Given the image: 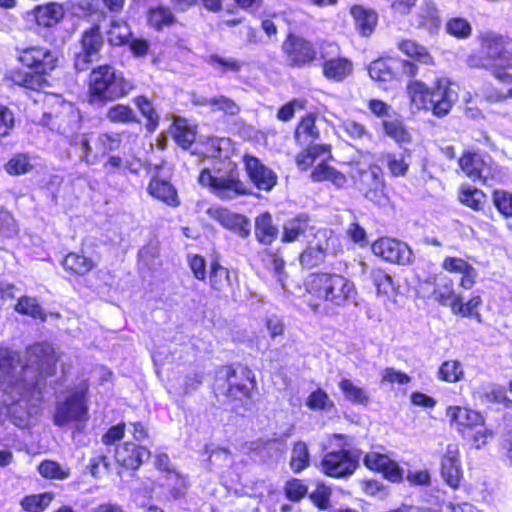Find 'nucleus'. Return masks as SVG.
I'll return each instance as SVG.
<instances>
[{
    "label": "nucleus",
    "mask_w": 512,
    "mask_h": 512,
    "mask_svg": "<svg viewBox=\"0 0 512 512\" xmlns=\"http://www.w3.org/2000/svg\"><path fill=\"white\" fill-rule=\"evenodd\" d=\"M301 299L315 314L327 313L329 308H344L356 304L359 291L347 275L335 271L310 272L302 281Z\"/></svg>",
    "instance_id": "1"
},
{
    "label": "nucleus",
    "mask_w": 512,
    "mask_h": 512,
    "mask_svg": "<svg viewBox=\"0 0 512 512\" xmlns=\"http://www.w3.org/2000/svg\"><path fill=\"white\" fill-rule=\"evenodd\" d=\"M15 51L20 67L8 70L4 80L10 86L36 93L50 87L49 78L60 67L59 53L41 44L16 47Z\"/></svg>",
    "instance_id": "2"
},
{
    "label": "nucleus",
    "mask_w": 512,
    "mask_h": 512,
    "mask_svg": "<svg viewBox=\"0 0 512 512\" xmlns=\"http://www.w3.org/2000/svg\"><path fill=\"white\" fill-rule=\"evenodd\" d=\"M211 392L215 398L223 396L231 411L244 417L245 413L251 410V405L258 394L256 374L245 363H226L217 368Z\"/></svg>",
    "instance_id": "3"
},
{
    "label": "nucleus",
    "mask_w": 512,
    "mask_h": 512,
    "mask_svg": "<svg viewBox=\"0 0 512 512\" xmlns=\"http://www.w3.org/2000/svg\"><path fill=\"white\" fill-rule=\"evenodd\" d=\"M35 386L16 374L13 353L8 349H0V392L3 394L0 415H4L15 424L17 420H22V414L26 410L22 403L29 400Z\"/></svg>",
    "instance_id": "4"
},
{
    "label": "nucleus",
    "mask_w": 512,
    "mask_h": 512,
    "mask_svg": "<svg viewBox=\"0 0 512 512\" xmlns=\"http://www.w3.org/2000/svg\"><path fill=\"white\" fill-rule=\"evenodd\" d=\"M135 86L110 63L93 67L87 77V102L104 107L127 97Z\"/></svg>",
    "instance_id": "5"
},
{
    "label": "nucleus",
    "mask_w": 512,
    "mask_h": 512,
    "mask_svg": "<svg viewBox=\"0 0 512 512\" xmlns=\"http://www.w3.org/2000/svg\"><path fill=\"white\" fill-rule=\"evenodd\" d=\"M361 454L360 449L353 448L351 436L332 433L328 436L327 445L322 449L318 469L332 479L349 478L359 469Z\"/></svg>",
    "instance_id": "6"
},
{
    "label": "nucleus",
    "mask_w": 512,
    "mask_h": 512,
    "mask_svg": "<svg viewBox=\"0 0 512 512\" xmlns=\"http://www.w3.org/2000/svg\"><path fill=\"white\" fill-rule=\"evenodd\" d=\"M406 92L412 105L437 118L446 117L457 99L451 82L444 77H436L431 86L421 80H410Z\"/></svg>",
    "instance_id": "7"
},
{
    "label": "nucleus",
    "mask_w": 512,
    "mask_h": 512,
    "mask_svg": "<svg viewBox=\"0 0 512 512\" xmlns=\"http://www.w3.org/2000/svg\"><path fill=\"white\" fill-rule=\"evenodd\" d=\"M431 297L439 305L449 307L454 315L472 318L479 323L482 322V316L479 312V308L483 304L482 297L472 295L464 303L461 295L456 293L453 280L448 276L438 278L434 284Z\"/></svg>",
    "instance_id": "8"
},
{
    "label": "nucleus",
    "mask_w": 512,
    "mask_h": 512,
    "mask_svg": "<svg viewBox=\"0 0 512 512\" xmlns=\"http://www.w3.org/2000/svg\"><path fill=\"white\" fill-rule=\"evenodd\" d=\"M481 48L491 61V75L499 82L512 84V51L505 49V38L494 32H485L478 37Z\"/></svg>",
    "instance_id": "9"
},
{
    "label": "nucleus",
    "mask_w": 512,
    "mask_h": 512,
    "mask_svg": "<svg viewBox=\"0 0 512 512\" xmlns=\"http://www.w3.org/2000/svg\"><path fill=\"white\" fill-rule=\"evenodd\" d=\"M198 183L224 201L251 195L250 188L242 180L237 168L229 170L225 175L215 176L205 167L199 172Z\"/></svg>",
    "instance_id": "10"
},
{
    "label": "nucleus",
    "mask_w": 512,
    "mask_h": 512,
    "mask_svg": "<svg viewBox=\"0 0 512 512\" xmlns=\"http://www.w3.org/2000/svg\"><path fill=\"white\" fill-rule=\"evenodd\" d=\"M281 53L290 68L310 67L319 59L316 43L293 30H288L281 42Z\"/></svg>",
    "instance_id": "11"
},
{
    "label": "nucleus",
    "mask_w": 512,
    "mask_h": 512,
    "mask_svg": "<svg viewBox=\"0 0 512 512\" xmlns=\"http://www.w3.org/2000/svg\"><path fill=\"white\" fill-rule=\"evenodd\" d=\"M458 166L463 174L472 182L487 185L489 181L501 177V169L488 153H480L474 149H465L458 158Z\"/></svg>",
    "instance_id": "12"
},
{
    "label": "nucleus",
    "mask_w": 512,
    "mask_h": 512,
    "mask_svg": "<svg viewBox=\"0 0 512 512\" xmlns=\"http://www.w3.org/2000/svg\"><path fill=\"white\" fill-rule=\"evenodd\" d=\"M89 385L84 382L62 402L57 403L53 423L63 427L71 422L85 423L89 419Z\"/></svg>",
    "instance_id": "13"
},
{
    "label": "nucleus",
    "mask_w": 512,
    "mask_h": 512,
    "mask_svg": "<svg viewBox=\"0 0 512 512\" xmlns=\"http://www.w3.org/2000/svg\"><path fill=\"white\" fill-rule=\"evenodd\" d=\"M79 50L73 56V67L76 72L87 71L93 62L101 58L105 40L101 25L97 22L82 31L78 39Z\"/></svg>",
    "instance_id": "14"
},
{
    "label": "nucleus",
    "mask_w": 512,
    "mask_h": 512,
    "mask_svg": "<svg viewBox=\"0 0 512 512\" xmlns=\"http://www.w3.org/2000/svg\"><path fill=\"white\" fill-rule=\"evenodd\" d=\"M23 369H33L39 376L48 377L56 373L59 355L54 347L46 342H35L28 345L24 352Z\"/></svg>",
    "instance_id": "15"
},
{
    "label": "nucleus",
    "mask_w": 512,
    "mask_h": 512,
    "mask_svg": "<svg viewBox=\"0 0 512 512\" xmlns=\"http://www.w3.org/2000/svg\"><path fill=\"white\" fill-rule=\"evenodd\" d=\"M371 250L375 256L391 264L408 265L413 259V253L405 242L388 236L376 239Z\"/></svg>",
    "instance_id": "16"
},
{
    "label": "nucleus",
    "mask_w": 512,
    "mask_h": 512,
    "mask_svg": "<svg viewBox=\"0 0 512 512\" xmlns=\"http://www.w3.org/2000/svg\"><path fill=\"white\" fill-rule=\"evenodd\" d=\"M241 161L247 178L256 189L269 192L277 185L276 172L266 166L258 157L245 153Z\"/></svg>",
    "instance_id": "17"
},
{
    "label": "nucleus",
    "mask_w": 512,
    "mask_h": 512,
    "mask_svg": "<svg viewBox=\"0 0 512 512\" xmlns=\"http://www.w3.org/2000/svg\"><path fill=\"white\" fill-rule=\"evenodd\" d=\"M445 414L449 424L457 433L465 438L470 432L479 427H484L486 419L484 415L468 406L450 405L446 407Z\"/></svg>",
    "instance_id": "18"
},
{
    "label": "nucleus",
    "mask_w": 512,
    "mask_h": 512,
    "mask_svg": "<svg viewBox=\"0 0 512 512\" xmlns=\"http://www.w3.org/2000/svg\"><path fill=\"white\" fill-rule=\"evenodd\" d=\"M207 278L211 293L216 298L227 297L239 287L237 272L222 266L218 259L211 261Z\"/></svg>",
    "instance_id": "19"
},
{
    "label": "nucleus",
    "mask_w": 512,
    "mask_h": 512,
    "mask_svg": "<svg viewBox=\"0 0 512 512\" xmlns=\"http://www.w3.org/2000/svg\"><path fill=\"white\" fill-rule=\"evenodd\" d=\"M440 474L443 481L453 490L460 488L463 481L461 453L458 443H449L440 458Z\"/></svg>",
    "instance_id": "20"
},
{
    "label": "nucleus",
    "mask_w": 512,
    "mask_h": 512,
    "mask_svg": "<svg viewBox=\"0 0 512 512\" xmlns=\"http://www.w3.org/2000/svg\"><path fill=\"white\" fill-rule=\"evenodd\" d=\"M208 216L223 228L235 233L240 238H247L251 233L250 220L242 214L234 213L226 207H210Z\"/></svg>",
    "instance_id": "21"
},
{
    "label": "nucleus",
    "mask_w": 512,
    "mask_h": 512,
    "mask_svg": "<svg viewBox=\"0 0 512 512\" xmlns=\"http://www.w3.org/2000/svg\"><path fill=\"white\" fill-rule=\"evenodd\" d=\"M150 455L151 452L147 447L131 441H124L116 446L114 458L124 470L136 471Z\"/></svg>",
    "instance_id": "22"
},
{
    "label": "nucleus",
    "mask_w": 512,
    "mask_h": 512,
    "mask_svg": "<svg viewBox=\"0 0 512 512\" xmlns=\"http://www.w3.org/2000/svg\"><path fill=\"white\" fill-rule=\"evenodd\" d=\"M146 191L150 197L171 208L181 205L177 188L174 184L159 175H153L147 185Z\"/></svg>",
    "instance_id": "23"
},
{
    "label": "nucleus",
    "mask_w": 512,
    "mask_h": 512,
    "mask_svg": "<svg viewBox=\"0 0 512 512\" xmlns=\"http://www.w3.org/2000/svg\"><path fill=\"white\" fill-rule=\"evenodd\" d=\"M318 116L317 111H308L299 117L293 130V139L297 145L312 144L320 139L321 132L317 126Z\"/></svg>",
    "instance_id": "24"
},
{
    "label": "nucleus",
    "mask_w": 512,
    "mask_h": 512,
    "mask_svg": "<svg viewBox=\"0 0 512 512\" xmlns=\"http://www.w3.org/2000/svg\"><path fill=\"white\" fill-rule=\"evenodd\" d=\"M441 268L450 274H459V286L464 290H471L476 284L477 270L463 258L447 256L443 259Z\"/></svg>",
    "instance_id": "25"
},
{
    "label": "nucleus",
    "mask_w": 512,
    "mask_h": 512,
    "mask_svg": "<svg viewBox=\"0 0 512 512\" xmlns=\"http://www.w3.org/2000/svg\"><path fill=\"white\" fill-rule=\"evenodd\" d=\"M64 271L73 278H84L98 267V263L83 251L68 252L60 262Z\"/></svg>",
    "instance_id": "26"
},
{
    "label": "nucleus",
    "mask_w": 512,
    "mask_h": 512,
    "mask_svg": "<svg viewBox=\"0 0 512 512\" xmlns=\"http://www.w3.org/2000/svg\"><path fill=\"white\" fill-rule=\"evenodd\" d=\"M320 58L322 75L330 81L342 82L353 73V62L345 56L328 57L321 53Z\"/></svg>",
    "instance_id": "27"
},
{
    "label": "nucleus",
    "mask_w": 512,
    "mask_h": 512,
    "mask_svg": "<svg viewBox=\"0 0 512 512\" xmlns=\"http://www.w3.org/2000/svg\"><path fill=\"white\" fill-rule=\"evenodd\" d=\"M304 146L295 156V164L300 171L312 170L315 162L321 157L322 160H333L331 144L314 142Z\"/></svg>",
    "instance_id": "28"
},
{
    "label": "nucleus",
    "mask_w": 512,
    "mask_h": 512,
    "mask_svg": "<svg viewBox=\"0 0 512 512\" xmlns=\"http://www.w3.org/2000/svg\"><path fill=\"white\" fill-rule=\"evenodd\" d=\"M349 13L357 33L364 38L372 36L379 22L376 10L361 4H353L349 8Z\"/></svg>",
    "instance_id": "29"
},
{
    "label": "nucleus",
    "mask_w": 512,
    "mask_h": 512,
    "mask_svg": "<svg viewBox=\"0 0 512 512\" xmlns=\"http://www.w3.org/2000/svg\"><path fill=\"white\" fill-rule=\"evenodd\" d=\"M31 14L38 26L51 28L63 20L65 16V9L63 4L49 1L34 6L31 10Z\"/></svg>",
    "instance_id": "30"
},
{
    "label": "nucleus",
    "mask_w": 512,
    "mask_h": 512,
    "mask_svg": "<svg viewBox=\"0 0 512 512\" xmlns=\"http://www.w3.org/2000/svg\"><path fill=\"white\" fill-rule=\"evenodd\" d=\"M68 153L74 155L81 163L94 165L97 163V156L92 151L89 133H74L67 138Z\"/></svg>",
    "instance_id": "31"
},
{
    "label": "nucleus",
    "mask_w": 512,
    "mask_h": 512,
    "mask_svg": "<svg viewBox=\"0 0 512 512\" xmlns=\"http://www.w3.org/2000/svg\"><path fill=\"white\" fill-rule=\"evenodd\" d=\"M311 217L308 213L301 212L284 222L282 226L281 242L293 243L306 235L312 229Z\"/></svg>",
    "instance_id": "32"
},
{
    "label": "nucleus",
    "mask_w": 512,
    "mask_h": 512,
    "mask_svg": "<svg viewBox=\"0 0 512 512\" xmlns=\"http://www.w3.org/2000/svg\"><path fill=\"white\" fill-rule=\"evenodd\" d=\"M168 131L175 143L182 149L187 150L196 140L197 125L191 124L186 118L176 116Z\"/></svg>",
    "instance_id": "33"
},
{
    "label": "nucleus",
    "mask_w": 512,
    "mask_h": 512,
    "mask_svg": "<svg viewBox=\"0 0 512 512\" xmlns=\"http://www.w3.org/2000/svg\"><path fill=\"white\" fill-rule=\"evenodd\" d=\"M328 254L329 252L327 241H318L316 243L310 242L300 252L298 261L303 269L312 270L323 265Z\"/></svg>",
    "instance_id": "34"
},
{
    "label": "nucleus",
    "mask_w": 512,
    "mask_h": 512,
    "mask_svg": "<svg viewBox=\"0 0 512 512\" xmlns=\"http://www.w3.org/2000/svg\"><path fill=\"white\" fill-rule=\"evenodd\" d=\"M329 161L330 160H322L315 165L311 170L310 179L316 183L328 181L338 189L344 188L347 184V176L335 167L329 165Z\"/></svg>",
    "instance_id": "35"
},
{
    "label": "nucleus",
    "mask_w": 512,
    "mask_h": 512,
    "mask_svg": "<svg viewBox=\"0 0 512 512\" xmlns=\"http://www.w3.org/2000/svg\"><path fill=\"white\" fill-rule=\"evenodd\" d=\"M254 234L257 242L264 246H270L276 241L279 231L269 212L265 211L256 216Z\"/></svg>",
    "instance_id": "36"
},
{
    "label": "nucleus",
    "mask_w": 512,
    "mask_h": 512,
    "mask_svg": "<svg viewBox=\"0 0 512 512\" xmlns=\"http://www.w3.org/2000/svg\"><path fill=\"white\" fill-rule=\"evenodd\" d=\"M398 50L417 63L433 66L435 59L428 48L414 39L403 38L397 43Z\"/></svg>",
    "instance_id": "37"
},
{
    "label": "nucleus",
    "mask_w": 512,
    "mask_h": 512,
    "mask_svg": "<svg viewBox=\"0 0 512 512\" xmlns=\"http://www.w3.org/2000/svg\"><path fill=\"white\" fill-rule=\"evenodd\" d=\"M398 62V59L392 57L375 59L368 66L369 76L378 82H390L396 77Z\"/></svg>",
    "instance_id": "38"
},
{
    "label": "nucleus",
    "mask_w": 512,
    "mask_h": 512,
    "mask_svg": "<svg viewBox=\"0 0 512 512\" xmlns=\"http://www.w3.org/2000/svg\"><path fill=\"white\" fill-rule=\"evenodd\" d=\"M177 22L172 9L165 5L150 7L146 12V23L151 29L160 32Z\"/></svg>",
    "instance_id": "39"
},
{
    "label": "nucleus",
    "mask_w": 512,
    "mask_h": 512,
    "mask_svg": "<svg viewBox=\"0 0 512 512\" xmlns=\"http://www.w3.org/2000/svg\"><path fill=\"white\" fill-rule=\"evenodd\" d=\"M362 190L366 197H376L383 194L386 187L384 173L378 165H370L368 170L361 173Z\"/></svg>",
    "instance_id": "40"
},
{
    "label": "nucleus",
    "mask_w": 512,
    "mask_h": 512,
    "mask_svg": "<svg viewBox=\"0 0 512 512\" xmlns=\"http://www.w3.org/2000/svg\"><path fill=\"white\" fill-rule=\"evenodd\" d=\"M125 131L122 132H101L97 135V138L94 142L95 144V155L97 156V162L100 158L110 155L111 153L119 150L122 146L123 135Z\"/></svg>",
    "instance_id": "41"
},
{
    "label": "nucleus",
    "mask_w": 512,
    "mask_h": 512,
    "mask_svg": "<svg viewBox=\"0 0 512 512\" xmlns=\"http://www.w3.org/2000/svg\"><path fill=\"white\" fill-rule=\"evenodd\" d=\"M442 20L439 10L434 2L425 1L417 14V26L428 31L430 34H437L441 28Z\"/></svg>",
    "instance_id": "42"
},
{
    "label": "nucleus",
    "mask_w": 512,
    "mask_h": 512,
    "mask_svg": "<svg viewBox=\"0 0 512 512\" xmlns=\"http://www.w3.org/2000/svg\"><path fill=\"white\" fill-rule=\"evenodd\" d=\"M133 104L145 119V129L153 133L157 130L160 123V116L154 106V102L148 96L141 94L133 98Z\"/></svg>",
    "instance_id": "43"
},
{
    "label": "nucleus",
    "mask_w": 512,
    "mask_h": 512,
    "mask_svg": "<svg viewBox=\"0 0 512 512\" xmlns=\"http://www.w3.org/2000/svg\"><path fill=\"white\" fill-rule=\"evenodd\" d=\"M487 195L481 189L474 186L463 184L458 190V201L472 211L479 212L483 210Z\"/></svg>",
    "instance_id": "44"
},
{
    "label": "nucleus",
    "mask_w": 512,
    "mask_h": 512,
    "mask_svg": "<svg viewBox=\"0 0 512 512\" xmlns=\"http://www.w3.org/2000/svg\"><path fill=\"white\" fill-rule=\"evenodd\" d=\"M106 120L111 124H138L140 119L128 104L116 103L110 106L105 114Z\"/></svg>",
    "instance_id": "45"
},
{
    "label": "nucleus",
    "mask_w": 512,
    "mask_h": 512,
    "mask_svg": "<svg viewBox=\"0 0 512 512\" xmlns=\"http://www.w3.org/2000/svg\"><path fill=\"white\" fill-rule=\"evenodd\" d=\"M15 312L20 315L28 316L34 320L45 322L47 320V313L42 308L40 303L35 297L23 295L18 298L15 306Z\"/></svg>",
    "instance_id": "46"
},
{
    "label": "nucleus",
    "mask_w": 512,
    "mask_h": 512,
    "mask_svg": "<svg viewBox=\"0 0 512 512\" xmlns=\"http://www.w3.org/2000/svg\"><path fill=\"white\" fill-rule=\"evenodd\" d=\"M410 153L396 154L387 152L382 154L381 160L385 163L390 175L392 177H405L409 171L410 163L408 158Z\"/></svg>",
    "instance_id": "47"
},
{
    "label": "nucleus",
    "mask_w": 512,
    "mask_h": 512,
    "mask_svg": "<svg viewBox=\"0 0 512 512\" xmlns=\"http://www.w3.org/2000/svg\"><path fill=\"white\" fill-rule=\"evenodd\" d=\"M131 36L132 31L123 20H112L106 31L108 44L112 47L126 46Z\"/></svg>",
    "instance_id": "48"
},
{
    "label": "nucleus",
    "mask_w": 512,
    "mask_h": 512,
    "mask_svg": "<svg viewBox=\"0 0 512 512\" xmlns=\"http://www.w3.org/2000/svg\"><path fill=\"white\" fill-rule=\"evenodd\" d=\"M338 387L344 395V398L352 404L367 406L369 403V395L365 389L354 385V383L346 378L339 381Z\"/></svg>",
    "instance_id": "49"
},
{
    "label": "nucleus",
    "mask_w": 512,
    "mask_h": 512,
    "mask_svg": "<svg viewBox=\"0 0 512 512\" xmlns=\"http://www.w3.org/2000/svg\"><path fill=\"white\" fill-rule=\"evenodd\" d=\"M52 492H43L24 496L20 505L25 512H43L53 501Z\"/></svg>",
    "instance_id": "50"
},
{
    "label": "nucleus",
    "mask_w": 512,
    "mask_h": 512,
    "mask_svg": "<svg viewBox=\"0 0 512 512\" xmlns=\"http://www.w3.org/2000/svg\"><path fill=\"white\" fill-rule=\"evenodd\" d=\"M472 26L470 22L460 16H454L447 19L445 23V32L458 40L468 39L472 35Z\"/></svg>",
    "instance_id": "51"
},
{
    "label": "nucleus",
    "mask_w": 512,
    "mask_h": 512,
    "mask_svg": "<svg viewBox=\"0 0 512 512\" xmlns=\"http://www.w3.org/2000/svg\"><path fill=\"white\" fill-rule=\"evenodd\" d=\"M437 378L446 383H457L464 378L462 364L458 360H446L437 371Z\"/></svg>",
    "instance_id": "52"
},
{
    "label": "nucleus",
    "mask_w": 512,
    "mask_h": 512,
    "mask_svg": "<svg viewBox=\"0 0 512 512\" xmlns=\"http://www.w3.org/2000/svg\"><path fill=\"white\" fill-rule=\"evenodd\" d=\"M289 465L295 473H300L310 465V454L305 442L297 441L293 444Z\"/></svg>",
    "instance_id": "53"
},
{
    "label": "nucleus",
    "mask_w": 512,
    "mask_h": 512,
    "mask_svg": "<svg viewBox=\"0 0 512 512\" xmlns=\"http://www.w3.org/2000/svg\"><path fill=\"white\" fill-rule=\"evenodd\" d=\"M37 470L40 476L47 480H64L70 476L69 468H63L57 461L51 459L42 460Z\"/></svg>",
    "instance_id": "54"
},
{
    "label": "nucleus",
    "mask_w": 512,
    "mask_h": 512,
    "mask_svg": "<svg viewBox=\"0 0 512 512\" xmlns=\"http://www.w3.org/2000/svg\"><path fill=\"white\" fill-rule=\"evenodd\" d=\"M4 169L8 175L19 176L32 171L33 164L27 153H16L5 163Z\"/></svg>",
    "instance_id": "55"
},
{
    "label": "nucleus",
    "mask_w": 512,
    "mask_h": 512,
    "mask_svg": "<svg viewBox=\"0 0 512 512\" xmlns=\"http://www.w3.org/2000/svg\"><path fill=\"white\" fill-rule=\"evenodd\" d=\"M306 406L314 411L328 412L336 408L335 403L330 399L328 393L321 388H317L308 395Z\"/></svg>",
    "instance_id": "56"
},
{
    "label": "nucleus",
    "mask_w": 512,
    "mask_h": 512,
    "mask_svg": "<svg viewBox=\"0 0 512 512\" xmlns=\"http://www.w3.org/2000/svg\"><path fill=\"white\" fill-rule=\"evenodd\" d=\"M382 127L385 135L398 144L409 143L411 141L409 132L399 120H384Z\"/></svg>",
    "instance_id": "57"
},
{
    "label": "nucleus",
    "mask_w": 512,
    "mask_h": 512,
    "mask_svg": "<svg viewBox=\"0 0 512 512\" xmlns=\"http://www.w3.org/2000/svg\"><path fill=\"white\" fill-rule=\"evenodd\" d=\"M258 257L266 269L274 271L277 275L284 273L285 261L278 251L264 249L258 252Z\"/></svg>",
    "instance_id": "58"
},
{
    "label": "nucleus",
    "mask_w": 512,
    "mask_h": 512,
    "mask_svg": "<svg viewBox=\"0 0 512 512\" xmlns=\"http://www.w3.org/2000/svg\"><path fill=\"white\" fill-rule=\"evenodd\" d=\"M208 64L218 69L221 73H238L244 66V62L234 59L225 58L218 54H211L207 60Z\"/></svg>",
    "instance_id": "59"
},
{
    "label": "nucleus",
    "mask_w": 512,
    "mask_h": 512,
    "mask_svg": "<svg viewBox=\"0 0 512 512\" xmlns=\"http://www.w3.org/2000/svg\"><path fill=\"white\" fill-rule=\"evenodd\" d=\"M308 101L305 98H293L281 105L276 113V117L281 122H290L297 110H305Z\"/></svg>",
    "instance_id": "60"
},
{
    "label": "nucleus",
    "mask_w": 512,
    "mask_h": 512,
    "mask_svg": "<svg viewBox=\"0 0 512 512\" xmlns=\"http://www.w3.org/2000/svg\"><path fill=\"white\" fill-rule=\"evenodd\" d=\"M203 104L211 107L214 112L221 111L228 115H236L240 111L234 100L223 95L205 99Z\"/></svg>",
    "instance_id": "61"
},
{
    "label": "nucleus",
    "mask_w": 512,
    "mask_h": 512,
    "mask_svg": "<svg viewBox=\"0 0 512 512\" xmlns=\"http://www.w3.org/2000/svg\"><path fill=\"white\" fill-rule=\"evenodd\" d=\"M331 488L323 482H318L315 489L309 494V499L320 511L327 510L330 506Z\"/></svg>",
    "instance_id": "62"
},
{
    "label": "nucleus",
    "mask_w": 512,
    "mask_h": 512,
    "mask_svg": "<svg viewBox=\"0 0 512 512\" xmlns=\"http://www.w3.org/2000/svg\"><path fill=\"white\" fill-rule=\"evenodd\" d=\"M284 494L291 502H300L308 494V487L301 479L291 478L284 485Z\"/></svg>",
    "instance_id": "63"
},
{
    "label": "nucleus",
    "mask_w": 512,
    "mask_h": 512,
    "mask_svg": "<svg viewBox=\"0 0 512 512\" xmlns=\"http://www.w3.org/2000/svg\"><path fill=\"white\" fill-rule=\"evenodd\" d=\"M492 200L497 211L505 218L512 217V194L505 190L495 189Z\"/></svg>",
    "instance_id": "64"
}]
</instances>
